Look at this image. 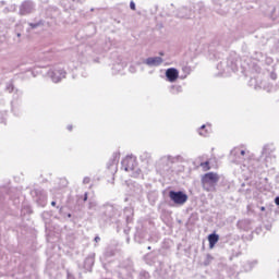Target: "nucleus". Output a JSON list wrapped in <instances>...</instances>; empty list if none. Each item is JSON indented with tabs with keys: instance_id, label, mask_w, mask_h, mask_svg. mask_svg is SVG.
<instances>
[{
	"instance_id": "f257e3e1",
	"label": "nucleus",
	"mask_w": 279,
	"mask_h": 279,
	"mask_svg": "<svg viewBox=\"0 0 279 279\" xmlns=\"http://www.w3.org/2000/svg\"><path fill=\"white\" fill-rule=\"evenodd\" d=\"M217 182H219L218 173L208 172L203 177V186L205 191H213Z\"/></svg>"
},
{
	"instance_id": "f03ea898",
	"label": "nucleus",
	"mask_w": 279,
	"mask_h": 279,
	"mask_svg": "<svg viewBox=\"0 0 279 279\" xmlns=\"http://www.w3.org/2000/svg\"><path fill=\"white\" fill-rule=\"evenodd\" d=\"M169 197L173 204H177L178 206H183V204H186L189 196L184 194V192H173L170 191Z\"/></svg>"
},
{
	"instance_id": "7ed1b4c3",
	"label": "nucleus",
	"mask_w": 279,
	"mask_h": 279,
	"mask_svg": "<svg viewBox=\"0 0 279 279\" xmlns=\"http://www.w3.org/2000/svg\"><path fill=\"white\" fill-rule=\"evenodd\" d=\"M48 75L52 80V82H54V84H58V82L66 77V73L60 69L51 70L50 72H48Z\"/></svg>"
},
{
	"instance_id": "20e7f679",
	"label": "nucleus",
	"mask_w": 279,
	"mask_h": 279,
	"mask_svg": "<svg viewBox=\"0 0 279 279\" xmlns=\"http://www.w3.org/2000/svg\"><path fill=\"white\" fill-rule=\"evenodd\" d=\"M167 81L173 84V82H178V77H180V71L175 68H169L166 70Z\"/></svg>"
},
{
	"instance_id": "39448f33",
	"label": "nucleus",
	"mask_w": 279,
	"mask_h": 279,
	"mask_svg": "<svg viewBox=\"0 0 279 279\" xmlns=\"http://www.w3.org/2000/svg\"><path fill=\"white\" fill-rule=\"evenodd\" d=\"M163 60L160 57H150L146 59L145 64H147L148 66H160Z\"/></svg>"
},
{
	"instance_id": "423d86ee",
	"label": "nucleus",
	"mask_w": 279,
	"mask_h": 279,
	"mask_svg": "<svg viewBox=\"0 0 279 279\" xmlns=\"http://www.w3.org/2000/svg\"><path fill=\"white\" fill-rule=\"evenodd\" d=\"M33 8H34V5L32 4V2H24L21 5L20 14H29V12H32Z\"/></svg>"
},
{
	"instance_id": "0eeeda50",
	"label": "nucleus",
	"mask_w": 279,
	"mask_h": 279,
	"mask_svg": "<svg viewBox=\"0 0 279 279\" xmlns=\"http://www.w3.org/2000/svg\"><path fill=\"white\" fill-rule=\"evenodd\" d=\"M209 248L213 250L219 243V235L213 233L208 235Z\"/></svg>"
},
{
	"instance_id": "6e6552de",
	"label": "nucleus",
	"mask_w": 279,
	"mask_h": 279,
	"mask_svg": "<svg viewBox=\"0 0 279 279\" xmlns=\"http://www.w3.org/2000/svg\"><path fill=\"white\" fill-rule=\"evenodd\" d=\"M198 134L201 136H206L207 134H210V125H202L199 131H198Z\"/></svg>"
},
{
	"instance_id": "1a4fd4ad",
	"label": "nucleus",
	"mask_w": 279,
	"mask_h": 279,
	"mask_svg": "<svg viewBox=\"0 0 279 279\" xmlns=\"http://www.w3.org/2000/svg\"><path fill=\"white\" fill-rule=\"evenodd\" d=\"M170 93L172 95H178V94L182 93V86H180V85H172L170 87Z\"/></svg>"
},
{
	"instance_id": "9d476101",
	"label": "nucleus",
	"mask_w": 279,
	"mask_h": 279,
	"mask_svg": "<svg viewBox=\"0 0 279 279\" xmlns=\"http://www.w3.org/2000/svg\"><path fill=\"white\" fill-rule=\"evenodd\" d=\"M208 165H210V161H206L204 163H201V167H203V169H205V171H208V169H210V167Z\"/></svg>"
},
{
	"instance_id": "9b49d317",
	"label": "nucleus",
	"mask_w": 279,
	"mask_h": 279,
	"mask_svg": "<svg viewBox=\"0 0 279 279\" xmlns=\"http://www.w3.org/2000/svg\"><path fill=\"white\" fill-rule=\"evenodd\" d=\"M130 8H131V10H136V4L134 2H131Z\"/></svg>"
},
{
	"instance_id": "f8f14e48",
	"label": "nucleus",
	"mask_w": 279,
	"mask_h": 279,
	"mask_svg": "<svg viewBox=\"0 0 279 279\" xmlns=\"http://www.w3.org/2000/svg\"><path fill=\"white\" fill-rule=\"evenodd\" d=\"M275 202H276L277 206H279V197H277V198L275 199Z\"/></svg>"
},
{
	"instance_id": "ddd939ff",
	"label": "nucleus",
	"mask_w": 279,
	"mask_h": 279,
	"mask_svg": "<svg viewBox=\"0 0 279 279\" xmlns=\"http://www.w3.org/2000/svg\"><path fill=\"white\" fill-rule=\"evenodd\" d=\"M241 156H245V150H241Z\"/></svg>"
},
{
	"instance_id": "4468645a",
	"label": "nucleus",
	"mask_w": 279,
	"mask_h": 279,
	"mask_svg": "<svg viewBox=\"0 0 279 279\" xmlns=\"http://www.w3.org/2000/svg\"><path fill=\"white\" fill-rule=\"evenodd\" d=\"M51 206H56V202H52V203H51Z\"/></svg>"
},
{
	"instance_id": "2eb2a0df",
	"label": "nucleus",
	"mask_w": 279,
	"mask_h": 279,
	"mask_svg": "<svg viewBox=\"0 0 279 279\" xmlns=\"http://www.w3.org/2000/svg\"><path fill=\"white\" fill-rule=\"evenodd\" d=\"M84 182H88V179H85Z\"/></svg>"
},
{
	"instance_id": "dca6fc26",
	"label": "nucleus",
	"mask_w": 279,
	"mask_h": 279,
	"mask_svg": "<svg viewBox=\"0 0 279 279\" xmlns=\"http://www.w3.org/2000/svg\"><path fill=\"white\" fill-rule=\"evenodd\" d=\"M68 130H71V126H68Z\"/></svg>"
},
{
	"instance_id": "f3484780",
	"label": "nucleus",
	"mask_w": 279,
	"mask_h": 279,
	"mask_svg": "<svg viewBox=\"0 0 279 279\" xmlns=\"http://www.w3.org/2000/svg\"><path fill=\"white\" fill-rule=\"evenodd\" d=\"M262 210H265V207H262Z\"/></svg>"
}]
</instances>
